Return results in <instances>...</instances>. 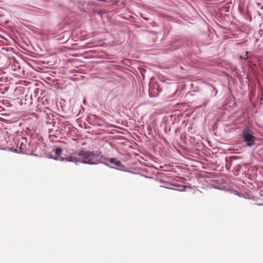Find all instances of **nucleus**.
I'll return each instance as SVG.
<instances>
[{
	"mask_svg": "<svg viewBox=\"0 0 263 263\" xmlns=\"http://www.w3.org/2000/svg\"><path fill=\"white\" fill-rule=\"evenodd\" d=\"M242 137L248 146H252L255 144V137L253 132L249 128H245L242 133Z\"/></svg>",
	"mask_w": 263,
	"mask_h": 263,
	"instance_id": "nucleus-2",
	"label": "nucleus"
},
{
	"mask_svg": "<svg viewBox=\"0 0 263 263\" xmlns=\"http://www.w3.org/2000/svg\"><path fill=\"white\" fill-rule=\"evenodd\" d=\"M62 149L61 148L58 147L55 150V153L57 155H60L62 154Z\"/></svg>",
	"mask_w": 263,
	"mask_h": 263,
	"instance_id": "nucleus-4",
	"label": "nucleus"
},
{
	"mask_svg": "<svg viewBox=\"0 0 263 263\" xmlns=\"http://www.w3.org/2000/svg\"><path fill=\"white\" fill-rule=\"evenodd\" d=\"M99 1H100V2H105L106 0H98Z\"/></svg>",
	"mask_w": 263,
	"mask_h": 263,
	"instance_id": "nucleus-5",
	"label": "nucleus"
},
{
	"mask_svg": "<svg viewBox=\"0 0 263 263\" xmlns=\"http://www.w3.org/2000/svg\"><path fill=\"white\" fill-rule=\"evenodd\" d=\"M109 161L111 163L114 164L115 165L117 166H121V163L120 161L117 160L115 158H110L109 160Z\"/></svg>",
	"mask_w": 263,
	"mask_h": 263,
	"instance_id": "nucleus-3",
	"label": "nucleus"
},
{
	"mask_svg": "<svg viewBox=\"0 0 263 263\" xmlns=\"http://www.w3.org/2000/svg\"><path fill=\"white\" fill-rule=\"evenodd\" d=\"M69 161L74 163L95 164L99 161V156L93 152L80 150L75 152L67 158Z\"/></svg>",
	"mask_w": 263,
	"mask_h": 263,
	"instance_id": "nucleus-1",
	"label": "nucleus"
}]
</instances>
